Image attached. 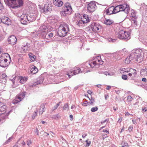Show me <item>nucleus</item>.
<instances>
[{
  "label": "nucleus",
  "mask_w": 147,
  "mask_h": 147,
  "mask_svg": "<svg viewBox=\"0 0 147 147\" xmlns=\"http://www.w3.org/2000/svg\"><path fill=\"white\" fill-rule=\"evenodd\" d=\"M145 51V50L143 48H139L133 50L129 56L125 59V63L128 64L131 60H134V61H136L140 63L142 60V55Z\"/></svg>",
  "instance_id": "obj_1"
},
{
  "label": "nucleus",
  "mask_w": 147,
  "mask_h": 147,
  "mask_svg": "<svg viewBox=\"0 0 147 147\" xmlns=\"http://www.w3.org/2000/svg\"><path fill=\"white\" fill-rule=\"evenodd\" d=\"M104 61L102 60L100 56H97L94 60L92 61L86 62L85 63V67H88L89 65L90 67L96 68L98 67L99 65L103 64Z\"/></svg>",
  "instance_id": "obj_2"
},
{
  "label": "nucleus",
  "mask_w": 147,
  "mask_h": 147,
  "mask_svg": "<svg viewBox=\"0 0 147 147\" xmlns=\"http://www.w3.org/2000/svg\"><path fill=\"white\" fill-rule=\"evenodd\" d=\"M69 31L68 25L67 24L63 23L59 27L57 33L59 36L63 37L66 35Z\"/></svg>",
  "instance_id": "obj_3"
},
{
  "label": "nucleus",
  "mask_w": 147,
  "mask_h": 147,
  "mask_svg": "<svg viewBox=\"0 0 147 147\" xmlns=\"http://www.w3.org/2000/svg\"><path fill=\"white\" fill-rule=\"evenodd\" d=\"M114 9L115 13L121 11H123L127 14L129 12L130 8L128 5L126 4H123L116 6L114 7Z\"/></svg>",
  "instance_id": "obj_4"
},
{
  "label": "nucleus",
  "mask_w": 147,
  "mask_h": 147,
  "mask_svg": "<svg viewBox=\"0 0 147 147\" xmlns=\"http://www.w3.org/2000/svg\"><path fill=\"white\" fill-rule=\"evenodd\" d=\"M72 9L70 3H65L64 6L62 8V10L60 12L61 15L62 16H66L67 14H70L71 13Z\"/></svg>",
  "instance_id": "obj_5"
},
{
  "label": "nucleus",
  "mask_w": 147,
  "mask_h": 147,
  "mask_svg": "<svg viewBox=\"0 0 147 147\" xmlns=\"http://www.w3.org/2000/svg\"><path fill=\"white\" fill-rule=\"evenodd\" d=\"M7 1L9 6L13 9L20 7L23 5L22 0H7Z\"/></svg>",
  "instance_id": "obj_6"
},
{
  "label": "nucleus",
  "mask_w": 147,
  "mask_h": 147,
  "mask_svg": "<svg viewBox=\"0 0 147 147\" xmlns=\"http://www.w3.org/2000/svg\"><path fill=\"white\" fill-rule=\"evenodd\" d=\"M116 36L121 39L128 40L130 38L129 33L123 30H120L117 34Z\"/></svg>",
  "instance_id": "obj_7"
},
{
  "label": "nucleus",
  "mask_w": 147,
  "mask_h": 147,
  "mask_svg": "<svg viewBox=\"0 0 147 147\" xmlns=\"http://www.w3.org/2000/svg\"><path fill=\"white\" fill-rule=\"evenodd\" d=\"M26 93V92H25L20 93L18 95L16 96L15 99L13 100V103L16 104L20 102L25 97Z\"/></svg>",
  "instance_id": "obj_8"
},
{
  "label": "nucleus",
  "mask_w": 147,
  "mask_h": 147,
  "mask_svg": "<svg viewBox=\"0 0 147 147\" xmlns=\"http://www.w3.org/2000/svg\"><path fill=\"white\" fill-rule=\"evenodd\" d=\"M97 8L95 1H92L88 4L87 11L90 13L93 12L96 10Z\"/></svg>",
  "instance_id": "obj_9"
},
{
  "label": "nucleus",
  "mask_w": 147,
  "mask_h": 147,
  "mask_svg": "<svg viewBox=\"0 0 147 147\" xmlns=\"http://www.w3.org/2000/svg\"><path fill=\"white\" fill-rule=\"evenodd\" d=\"M90 26L92 30L94 32H98L101 28V26L98 23L96 22H93L90 25Z\"/></svg>",
  "instance_id": "obj_10"
},
{
  "label": "nucleus",
  "mask_w": 147,
  "mask_h": 147,
  "mask_svg": "<svg viewBox=\"0 0 147 147\" xmlns=\"http://www.w3.org/2000/svg\"><path fill=\"white\" fill-rule=\"evenodd\" d=\"M86 72V71H84L83 69L82 70V71L81 69H80L79 68H76V69L73 70L72 72H70V74H71V75H69V74L68 73L67 74V75L69 76V78H70L71 76L74 75H76L80 73H85Z\"/></svg>",
  "instance_id": "obj_11"
},
{
  "label": "nucleus",
  "mask_w": 147,
  "mask_h": 147,
  "mask_svg": "<svg viewBox=\"0 0 147 147\" xmlns=\"http://www.w3.org/2000/svg\"><path fill=\"white\" fill-rule=\"evenodd\" d=\"M0 23L2 22L7 25H10L11 24V20L5 16L3 17L1 19L0 18Z\"/></svg>",
  "instance_id": "obj_12"
},
{
  "label": "nucleus",
  "mask_w": 147,
  "mask_h": 147,
  "mask_svg": "<svg viewBox=\"0 0 147 147\" xmlns=\"http://www.w3.org/2000/svg\"><path fill=\"white\" fill-rule=\"evenodd\" d=\"M52 10V7L51 5L45 4L42 9L43 12L45 13H48L50 12Z\"/></svg>",
  "instance_id": "obj_13"
},
{
  "label": "nucleus",
  "mask_w": 147,
  "mask_h": 147,
  "mask_svg": "<svg viewBox=\"0 0 147 147\" xmlns=\"http://www.w3.org/2000/svg\"><path fill=\"white\" fill-rule=\"evenodd\" d=\"M61 77L59 75L52 76L50 77L53 81L55 82L56 83H59L62 82L60 80Z\"/></svg>",
  "instance_id": "obj_14"
},
{
  "label": "nucleus",
  "mask_w": 147,
  "mask_h": 147,
  "mask_svg": "<svg viewBox=\"0 0 147 147\" xmlns=\"http://www.w3.org/2000/svg\"><path fill=\"white\" fill-rule=\"evenodd\" d=\"M114 7L113 6L105 8V11L106 14L110 15L114 13Z\"/></svg>",
  "instance_id": "obj_15"
},
{
  "label": "nucleus",
  "mask_w": 147,
  "mask_h": 147,
  "mask_svg": "<svg viewBox=\"0 0 147 147\" xmlns=\"http://www.w3.org/2000/svg\"><path fill=\"white\" fill-rule=\"evenodd\" d=\"M17 40L16 37L14 35L11 36L8 39V41L9 43L13 45L16 43Z\"/></svg>",
  "instance_id": "obj_16"
},
{
  "label": "nucleus",
  "mask_w": 147,
  "mask_h": 147,
  "mask_svg": "<svg viewBox=\"0 0 147 147\" xmlns=\"http://www.w3.org/2000/svg\"><path fill=\"white\" fill-rule=\"evenodd\" d=\"M37 17V15L36 14L31 13L29 16L28 17L29 20V23L30 22H32L34 21Z\"/></svg>",
  "instance_id": "obj_17"
},
{
  "label": "nucleus",
  "mask_w": 147,
  "mask_h": 147,
  "mask_svg": "<svg viewBox=\"0 0 147 147\" xmlns=\"http://www.w3.org/2000/svg\"><path fill=\"white\" fill-rule=\"evenodd\" d=\"M5 59H8L10 61H11V58L9 55L7 53H5L3 54L1 57L0 61L2 60H4Z\"/></svg>",
  "instance_id": "obj_18"
},
{
  "label": "nucleus",
  "mask_w": 147,
  "mask_h": 147,
  "mask_svg": "<svg viewBox=\"0 0 147 147\" xmlns=\"http://www.w3.org/2000/svg\"><path fill=\"white\" fill-rule=\"evenodd\" d=\"M8 60V59H5L0 61V66L3 67H5L7 66L9 64L7 63Z\"/></svg>",
  "instance_id": "obj_19"
},
{
  "label": "nucleus",
  "mask_w": 147,
  "mask_h": 147,
  "mask_svg": "<svg viewBox=\"0 0 147 147\" xmlns=\"http://www.w3.org/2000/svg\"><path fill=\"white\" fill-rule=\"evenodd\" d=\"M38 71L37 68L34 65H32L30 67V73L31 74H34L36 73Z\"/></svg>",
  "instance_id": "obj_20"
},
{
  "label": "nucleus",
  "mask_w": 147,
  "mask_h": 147,
  "mask_svg": "<svg viewBox=\"0 0 147 147\" xmlns=\"http://www.w3.org/2000/svg\"><path fill=\"white\" fill-rule=\"evenodd\" d=\"M53 3L56 6L60 7L63 4V2L61 0H54Z\"/></svg>",
  "instance_id": "obj_21"
},
{
  "label": "nucleus",
  "mask_w": 147,
  "mask_h": 147,
  "mask_svg": "<svg viewBox=\"0 0 147 147\" xmlns=\"http://www.w3.org/2000/svg\"><path fill=\"white\" fill-rule=\"evenodd\" d=\"M7 75L5 73H3L1 76V82L5 84L6 82Z\"/></svg>",
  "instance_id": "obj_22"
},
{
  "label": "nucleus",
  "mask_w": 147,
  "mask_h": 147,
  "mask_svg": "<svg viewBox=\"0 0 147 147\" xmlns=\"http://www.w3.org/2000/svg\"><path fill=\"white\" fill-rule=\"evenodd\" d=\"M81 19L82 20L84 24L87 23L89 22L88 16L86 15H83L82 17L81 18Z\"/></svg>",
  "instance_id": "obj_23"
},
{
  "label": "nucleus",
  "mask_w": 147,
  "mask_h": 147,
  "mask_svg": "<svg viewBox=\"0 0 147 147\" xmlns=\"http://www.w3.org/2000/svg\"><path fill=\"white\" fill-rule=\"evenodd\" d=\"M44 81V78L42 77H40L39 78L37 79V81L36 82H35L34 84V86H35L37 84H40L42 83Z\"/></svg>",
  "instance_id": "obj_24"
},
{
  "label": "nucleus",
  "mask_w": 147,
  "mask_h": 147,
  "mask_svg": "<svg viewBox=\"0 0 147 147\" xmlns=\"http://www.w3.org/2000/svg\"><path fill=\"white\" fill-rule=\"evenodd\" d=\"M113 56L114 57H115L117 60L120 59L121 56L119 51L114 53L113 54Z\"/></svg>",
  "instance_id": "obj_25"
},
{
  "label": "nucleus",
  "mask_w": 147,
  "mask_h": 147,
  "mask_svg": "<svg viewBox=\"0 0 147 147\" xmlns=\"http://www.w3.org/2000/svg\"><path fill=\"white\" fill-rule=\"evenodd\" d=\"M24 17V19H23V20H20V22L22 24H26L29 23V20L27 15L25 16Z\"/></svg>",
  "instance_id": "obj_26"
},
{
  "label": "nucleus",
  "mask_w": 147,
  "mask_h": 147,
  "mask_svg": "<svg viewBox=\"0 0 147 147\" xmlns=\"http://www.w3.org/2000/svg\"><path fill=\"white\" fill-rule=\"evenodd\" d=\"M48 29V28L47 26L45 25L41 26L38 29V32H42L43 31H47Z\"/></svg>",
  "instance_id": "obj_27"
},
{
  "label": "nucleus",
  "mask_w": 147,
  "mask_h": 147,
  "mask_svg": "<svg viewBox=\"0 0 147 147\" xmlns=\"http://www.w3.org/2000/svg\"><path fill=\"white\" fill-rule=\"evenodd\" d=\"M45 110V107L44 105H41L40 106V108L39 109V113L40 115L42 114L43 112Z\"/></svg>",
  "instance_id": "obj_28"
},
{
  "label": "nucleus",
  "mask_w": 147,
  "mask_h": 147,
  "mask_svg": "<svg viewBox=\"0 0 147 147\" xmlns=\"http://www.w3.org/2000/svg\"><path fill=\"white\" fill-rule=\"evenodd\" d=\"M119 52L120 53V54L121 56H123V57H124L126 55H127L128 52L127 50L125 48H124L122 50H120Z\"/></svg>",
  "instance_id": "obj_29"
},
{
  "label": "nucleus",
  "mask_w": 147,
  "mask_h": 147,
  "mask_svg": "<svg viewBox=\"0 0 147 147\" xmlns=\"http://www.w3.org/2000/svg\"><path fill=\"white\" fill-rule=\"evenodd\" d=\"M19 79L20 80V83L21 84H24L26 81L27 78L25 77H22L19 78Z\"/></svg>",
  "instance_id": "obj_30"
},
{
  "label": "nucleus",
  "mask_w": 147,
  "mask_h": 147,
  "mask_svg": "<svg viewBox=\"0 0 147 147\" xmlns=\"http://www.w3.org/2000/svg\"><path fill=\"white\" fill-rule=\"evenodd\" d=\"M47 31H43L42 32H39L40 35L42 36V38H46L47 36Z\"/></svg>",
  "instance_id": "obj_31"
},
{
  "label": "nucleus",
  "mask_w": 147,
  "mask_h": 147,
  "mask_svg": "<svg viewBox=\"0 0 147 147\" xmlns=\"http://www.w3.org/2000/svg\"><path fill=\"white\" fill-rule=\"evenodd\" d=\"M26 15H27L23 13H20L17 14V16L20 19V21L22 20H23V19L25 18V16Z\"/></svg>",
  "instance_id": "obj_32"
},
{
  "label": "nucleus",
  "mask_w": 147,
  "mask_h": 147,
  "mask_svg": "<svg viewBox=\"0 0 147 147\" xmlns=\"http://www.w3.org/2000/svg\"><path fill=\"white\" fill-rule=\"evenodd\" d=\"M6 117L5 116L4 114L3 113L0 115V122L2 123L5 121V119L6 118Z\"/></svg>",
  "instance_id": "obj_33"
},
{
  "label": "nucleus",
  "mask_w": 147,
  "mask_h": 147,
  "mask_svg": "<svg viewBox=\"0 0 147 147\" xmlns=\"http://www.w3.org/2000/svg\"><path fill=\"white\" fill-rule=\"evenodd\" d=\"M113 21L110 19H106L104 21L105 24L107 25H110L113 23Z\"/></svg>",
  "instance_id": "obj_34"
},
{
  "label": "nucleus",
  "mask_w": 147,
  "mask_h": 147,
  "mask_svg": "<svg viewBox=\"0 0 147 147\" xmlns=\"http://www.w3.org/2000/svg\"><path fill=\"white\" fill-rule=\"evenodd\" d=\"M76 24L78 26H82L83 24H84V23H83L82 20L81 19V18H80L79 19H78L77 20V21L76 23Z\"/></svg>",
  "instance_id": "obj_35"
},
{
  "label": "nucleus",
  "mask_w": 147,
  "mask_h": 147,
  "mask_svg": "<svg viewBox=\"0 0 147 147\" xmlns=\"http://www.w3.org/2000/svg\"><path fill=\"white\" fill-rule=\"evenodd\" d=\"M7 107L6 105H3L1 106L0 107V111L2 112H5L6 111Z\"/></svg>",
  "instance_id": "obj_36"
},
{
  "label": "nucleus",
  "mask_w": 147,
  "mask_h": 147,
  "mask_svg": "<svg viewBox=\"0 0 147 147\" xmlns=\"http://www.w3.org/2000/svg\"><path fill=\"white\" fill-rule=\"evenodd\" d=\"M136 12L133 10H132L131 11V16L133 17V19H136L137 18L136 15Z\"/></svg>",
  "instance_id": "obj_37"
},
{
  "label": "nucleus",
  "mask_w": 147,
  "mask_h": 147,
  "mask_svg": "<svg viewBox=\"0 0 147 147\" xmlns=\"http://www.w3.org/2000/svg\"><path fill=\"white\" fill-rule=\"evenodd\" d=\"M129 72L136 76V71L135 69L131 68L129 70Z\"/></svg>",
  "instance_id": "obj_38"
},
{
  "label": "nucleus",
  "mask_w": 147,
  "mask_h": 147,
  "mask_svg": "<svg viewBox=\"0 0 147 147\" xmlns=\"http://www.w3.org/2000/svg\"><path fill=\"white\" fill-rule=\"evenodd\" d=\"M52 118L55 119H58L60 118V116L59 114H56L53 115Z\"/></svg>",
  "instance_id": "obj_39"
},
{
  "label": "nucleus",
  "mask_w": 147,
  "mask_h": 147,
  "mask_svg": "<svg viewBox=\"0 0 147 147\" xmlns=\"http://www.w3.org/2000/svg\"><path fill=\"white\" fill-rule=\"evenodd\" d=\"M63 110H66L67 111L69 110V107L67 104H65L63 107Z\"/></svg>",
  "instance_id": "obj_40"
},
{
  "label": "nucleus",
  "mask_w": 147,
  "mask_h": 147,
  "mask_svg": "<svg viewBox=\"0 0 147 147\" xmlns=\"http://www.w3.org/2000/svg\"><path fill=\"white\" fill-rule=\"evenodd\" d=\"M27 47L24 46L23 47L21 48V51L22 53H24L26 52L27 50Z\"/></svg>",
  "instance_id": "obj_41"
},
{
  "label": "nucleus",
  "mask_w": 147,
  "mask_h": 147,
  "mask_svg": "<svg viewBox=\"0 0 147 147\" xmlns=\"http://www.w3.org/2000/svg\"><path fill=\"white\" fill-rule=\"evenodd\" d=\"M53 33L51 32L49 34L47 33V36L46 37V39H48L49 38H51L53 36Z\"/></svg>",
  "instance_id": "obj_42"
},
{
  "label": "nucleus",
  "mask_w": 147,
  "mask_h": 147,
  "mask_svg": "<svg viewBox=\"0 0 147 147\" xmlns=\"http://www.w3.org/2000/svg\"><path fill=\"white\" fill-rule=\"evenodd\" d=\"M98 108L97 107H95L92 108L91 109V111L92 112H94L98 110Z\"/></svg>",
  "instance_id": "obj_43"
},
{
  "label": "nucleus",
  "mask_w": 147,
  "mask_h": 147,
  "mask_svg": "<svg viewBox=\"0 0 147 147\" xmlns=\"http://www.w3.org/2000/svg\"><path fill=\"white\" fill-rule=\"evenodd\" d=\"M107 40L109 42H114L116 41V39H113L111 38H107Z\"/></svg>",
  "instance_id": "obj_44"
},
{
  "label": "nucleus",
  "mask_w": 147,
  "mask_h": 147,
  "mask_svg": "<svg viewBox=\"0 0 147 147\" xmlns=\"http://www.w3.org/2000/svg\"><path fill=\"white\" fill-rule=\"evenodd\" d=\"M133 99V98L131 96H129L127 98V100L128 101L131 102Z\"/></svg>",
  "instance_id": "obj_45"
},
{
  "label": "nucleus",
  "mask_w": 147,
  "mask_h": 147,
  "mask_svg": "<svg viewBox=\"0 0 147 147\" xmlns=\"http://www.w3.org/2000/svg\"><path fill=\"white\" fill-rule=\"evenodd\" d=\"M88 98L90 101V104L92 105L94 103V102H95L94 99L92 98V97H91V98Z\"/></svg>",
  "instance_id": "obj_46"
},
{
  "label": "nucleus",
  "mask_w": 147,
  "mask_h": 147,
  "mask_svg": "<svg viewBox=\"0 0 147 147\" xmlns=\"http://www.w3.org/2000/svg\"><path fill=\"white\" fill-rule=\"evenodd\" d=\"M103 74L105 75L106 76L107 75L111 76L113 75L112 74L110 73L108 71H105L103 72Z\"/></svg>",
  "instance_id": "obj_47"
},
{
  "label": "nucleus",
  "mask_w": 147,
  "mask_h": 147,
  "mask_svg": "<svg viewBox=\"0 0 147 147\" xmlns=\"http://www.w3.org/2000/svg\"><path fill=\"white\" fill-rule=\"evenodd\" d=\"M59 106V104H57L55 105L53 107L52 110L53 111H54L55 110H56L57 109V108Z\"/></svg>",
  "instance_id": "obj_48"
},
{
  "label": "nucleus",
  "mask_w": 147,
  "mask_h": 147,
  "mask_svg": "<svg viewBox=\"0 0 147 147\" xmlns=\"http://www.w3.org/2000/svg\"><path fill=\"white\" fill-rule=\"evenodd\" d=\"M37 112V111H35L34 113L33 114V115L32 116V118L33 119H34L35 118V117L36 116Z\"/></svg>",
  "instance_id": "obj_49"
},
{
  "label": "nucleus",
  "mask_w": 147,
  "mask_h": 147,
  "mask_svg": "<svg viewBox=\"0 0 147 147\" xmlns=\"http://www.w3.org/2000/svg\"><path fill=\"white\" fill-rule=\"evenodd\" d=\"M122 78L124 80H126L127 79V76L126 75H123L122 76Z\"/></svg>",
  "instance_id": "obj_50"
},
{
  "label": "nucleus",
  "mask_w": 147,
  "mask_h": 147,
  "mask_svg": "<svg viewBox=\"0 0 147 147\" xmlns=\"http://www.w3.org/2000/svg\"><path fill=\"white\" fill-rule=\"evenodd\" d=\"M132 23H133L134 24L136 25H137V22L136 20V19H132Z\"/></svg>",
  "instance_id": "obj_51"
},
{
  "label": "nucleus",
  "mask_w": 147,
  "mask_h": 147,
  "mask_svg": "<svg viewBox=\"0 0 147 147\" xmlns=\"http://www.w3.org/2000/svg\"><path fill=\"white\" fill-rule=\"evenodd\" d=\"M86 146H88L90 144L91 142L90 141H88V139L86 141Z\"/></svg>",
  "instance_id": "obj_52"
},
{
  "label": "nucleus",
  "mask_w": 147,
  "mask_h": 147,
  "mask_svg": "<svg viewBox=\"0 0 147 147\" xmlns=\"http://www.w3.org/2000/svg\"><path fill=\"white\" fill-rule=\"evenodd\" d=\"M108 120L105 119L103 121H102L101 122V124H106L108 122Z\"/></svg>",
  "instance_id": "obj_53"
},
{
  "label": "nucleus",
  "mask_w": 147,
  "mask_h": 147,
  "mask_svg": "<svg viewBox=\"0 0 147 147\" xmlns=\"http://www.w3.org/2000/svg\"><path fill=\"white\" fill-rule=\"evenodd\" d=\"M12 138L10 137L9 138L8 140L5 142L4 144H8L10 142L11 140V139Z\"/></svg>",
  "instance_id": "obj_54"
},
{
  "label": "nucleus",
  "mask_w": 147,
  "mask_h": 147,
  "mask_svg": "<svg viewBox=\"0 0 147 147\" xmlns=\"http://www.w3.org/2000/svg\"><path fill=\"white\" fill-rule=\"evenodd\" d=\"M142 110L143 112L146 111H147V107H142Z\"/></svg>",
  "instance_id": "obj_55"
},
{
  "label": "nucleus",
  "mask_w": 147,
  "mask_h": 147,
  "mask_svg": "<svg viewBox=\"0 0 147 147\" xmlns=\"http://www.w3.org/2000/svg\"><path fill=\"white\" fill-rule=\"evenodd\" d=\"M87 102V101L85 102H84L82 104V105L85 106H87V105H88L90 103L88 102L86 103V102Z\"/></svg>",
  "instance_id": "obj_56"
},
{
  "label": "nucleus",
  "mask_w": 147,
  "mask_h": 147,
  "mask_svg": "<svg viewBox=\"0 0 147 147\" xmlns=\"http://www.w3.org/2000/svg\"><path fill=\"white\" fill-rule=\"evenodd\" d=\"M128 76L131 78H134L136 77V76L134 75V74H131L130 72L128 74Z\"/></svg>",
  "instance_id": "obj_57"
},
{
  "label": "nucleus",
  "mask_w": 147,
  "mask_h": 147,
  "mask_svg": "<svg viewBox=\"0 0 147 147\" xmlns=\"http://www.w3.org/2000/svg\"><path fill=\"white\" fill-rule=\"evenodd\" d=\"M34 57H35V56H31L30 58L32 61H34V60H35Z\"/></svg>",
  "instance_id": "obj_58"
},
{
  "label": "nucleus",
  "mask_w": 147,
  "mask_h": 147,
  "mask_svg": "<svg viewBox=\"0 0 147 147\" xmlns=\"http://www.w3.org/2000/svg\"><path fill=\"white\" fill-rule=\"evenodd\" d=\"M27 144L28 146H30V144H31V140H28L27 142Z\"/></svg>",
  "instance_id": "obj_59"
},
{
  "label": "nucleus",
  "mask_w": 147,
  "mask_h": 147,
  "mask_svg": "<svg viewBox=\"0 0 147 147\" xmlns=\"http://www.w3.org/2000/svg\"><path fill=\"white\" fill-rule=\"evenodd\" d=\"M3 8V5L2 3L0 1V9L1 10Z\"/></svg>",
  "instance_id": "obj_60"
},
{
  "label": "nucleus",
  "mask_w": 147,
  "mask_h": 147,
  "mask_svg": "<svg viewBox=\"0 0 147 147\" xmlns=\"http://www.w3.org/2000/svg\"><path fill=\"white\" fill-rule=\"evenodd\" d=\"M133 129V126H132L130 125L129 127L128 130L129 131H132Z\"/></svg>",
  "instance_id": "obj_61"
},
{
  "label": "nucleus",
  "mask_w": 147,
  "mask_h": 147,
  "mask_svg": "<svg viewBox=\"0 0 147 147\" xmlns=\"http://www.w3.org/2000/svg\"><path fill=\"white\" fill-rule=\"evenodd\" d=\"M124 70H122L123 71H124L125 72H129V70L130 69L129 68H128L127 69H124Z\"/></svg>",
  "instance_id": "obj_62"
},
{
  "label": "nucleus",
  "mask_w": 147,
  "mask_h": 147,
  "mask_svg": "<svg viewBox=\"0 0 147 147\" xmlns=\"http://www.w3.org/2000/svg\"><path fill=\"white\" fill-rule=\"evenodd\" d=\"M4 38L3 35L1 34H0V41L3 40Z\"/></svg>",
  "instance_id": "obj_63"
},
{
  "label": "nucleus",
  "mask_w": 147,
  "mask_h": 147,
  "mask_svg": "<svg viewBox=\"0 0 147 147\" xmlns=\"http://www.w3.org/2000/svg\"><path fill=\"white\" fill-rule=\"evenodd\" d=\"M18 142H17L16 143V144L15 145L13 146V147H18L19 146H18Z\"/></svg>",
  "instance_id": "obj_64"
}]
</instances>
